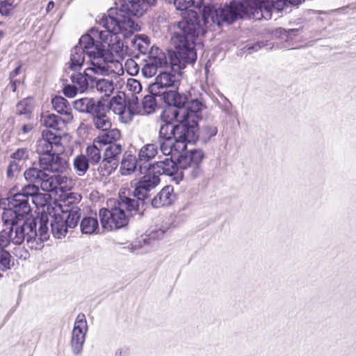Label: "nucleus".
Instances as JSON below:
<instances>
[{"label": "nucleus", "instance_id": "obj_54", "mask_svg": "<svg viewBox=\"0 0 356 356\" xmlns=\"http://www.w3.org/2000/svg\"><path fill=\"white\" fill-rule=\"evenodd\" d=\"M49 195L41 193H37L32 197L33 202L38 207L46 206L47 200L49 199Z\"/></svg>", "mask_w": 356, "mask_h": 356}, {"label": "nucleus", "instance_id": "obj_44", "mask_svg": "<svg viewBox=\"0 0 356 356\" xmlns=\"http://www.w3.org/2000/svg\"><path fill=\"white\" fill-rule=\"evenodd\" d=\"M156 97H159L152 93L144 97L143 99V107L147 113L149 114L154 111L156 106Z\"/></svg>", "mask_w": 356, "mask_h": 356}, {"label": "nucleus", "instance_id": "obj_16", "mask_svg": "<svg viewBox=\"0 0 356 356\" xmlns=\"http://www.w3.org/2000/svg\"><path fill=\"white\" fill-rule=\"evenodd\" d=\"M88 323L84 314H79L74 322L72 334L71 346L75 354H79L83 348Z\"/></svg>", "mask_w": 356, "mask_h": 356}, {"label": "nucleus", "instance_id": "obj_27", "mask_svg": "<svg viewBox=\"0 0 356 356\" xmlns=\"http://www.w3.org/2000/svg\"><path fill=\"white\" fill-rule=\"evenodd\" d=\"M79 46H75L72 49L70 56V68L74 70L83 65L85 58L84 54L88 55L86 49L81 44V38L79 39Z\"/></svg>", "mask_w": 356, "mask_h": 356}, {"label": "nucleus", "instance_id": "obj_35", "mask_svg": "<svg viewBox=\"0 0 356 356\" xmlns=\"http://www.w3.org/2000/svg\"><path fill=\"white\" fill-rule=\"evenodd\" d=\"M14 263L10 253L3 248H0V270L2 272L11 269ZM3 277L0 273V279Z\"/></svg>", "mask_w": 356, "mask_h": 356}, {"label": "nucleus", "instance_id": "obj_25", "mask_svg": "<svg viewBox=\"0 0 356 356\" xmlns=\"http://www.w3.org/2000/svg\"><path fill=\"white\" fill-rule=\"evenodd\" d=\"M184 126L183 122L174 125L169 122H163L160 126L158 139H170L175 136L180 138L181 131H184Z\"/></svg>", "mask_w": 356, "mask_h": 356}, {"label": "nucleus", "instance_id": "obj_3", "mask_svg": "<svg viewBox=\"0 0 356 356\" xmlns=\"http://www.w3.org/2000/svg\"><path fill=\"white\" fill-rule=\"evenodd\" d=\"M115 10V16H113V74L120 76L124 73L121 60L127 54L125 40L140 31V26L130 17L131 15Z\"/></svg>", "mask_w": 356, "mask_h": 356}, {"label": "nucleus", "instance_id": "obj_21", "mask_svg": "<svg viewBox=\"0 0 356 356\" xmlns=\"http://www.w3.org/2000/svg\"><path fill=\"white\" fill-rule=\"evenodd\" d=\"M168 228L162 227L158 229H153L149 235L141 237L136 241L132 244V252L138 253V250L143 248L145 246L151 245L152 241H157L163 239L167 232Z\"/></svg>", "mask_w": 356, "mask_h": 356}, {"label": "nucleus", "instance_id": "obj_30", "mask_svg": "<svg viewBox=\"0 0 356 356\" xmlns=\"http://www.w3.org/2000/svg\"><path fill=\"white\" fill-rule=\"evenodd\" d=\"M58 175L50 176L46 172L45 177L44 179H41L38 184L42 191L47 192L56 191L58 190Z\"/></svg>", "mask_w": 356, "mask_h": 356}, {"label": "nucleus", "instance_id": "obj_24", "mask_svg": "<svg viewBox=\"0 0 356 356\" xmlns=\"http://www.w3.org/2000/svg\"><path fill=\"white\" fill-rule=\"evenodd\" d=\"M51 104L53 108L64 117L63 120V122L68 123L72 121L73 115L72 113V108L70 103L65 98L61 96H55L51 99Z\"/></svg>", "mask_w": 356, "mask_h": 356}, {"label": "nucleus", "instance_id": "obj_59", "mask_svg": "<svg viewBox=\"0 0 356 356\" xmlns=\"http://www.w3.org/2000/svg\"><path fill=\"white\" fill-rule=\"evenodd\" d=\"M77 90L78 88L76 86L67 85L64 87L63 92L66 97L72 98L76 95Z\"/></svg>", "mask_w": 356, "mask_h": 356}, {"label": "nucleus", "instance_id": "obj_62", "mask_svg": "<svg viewBox=\"0 0 356 356\" xmlns=\"http://www.w3.org/2000/svg\"><path fill=\"white\" fill-rule=\"evenodd\" d=\"M220 108L223 113H225L227 115H231L232 104L226 97H225L224 103L220 106Z\"/></svg>", "mask_w": 356, "mask_h": 356}, {"label": "nucleus", "instance_id": "obj_38", "mask_svg": "<svg viewBox=\"0 0 356 356\" xmlns=\"http://www.w3.org/2000/svg\"><path fill=\"white\" fill-rule=\"evenodd\" d=\"M100 148L97 144L89 145L86 148L87 159L92 164H97L101 159Z\"/></svg>", "mask_w": 356, "mask_h": 356}, {"label": "nucleus", "instance_id": "obj_22", "mask_svg": "<svg viewBox=\"0 0 356 356\" xmlns=\"http://www.w3.org/2000/svg\"><path fill=\"white\" fill-rule=\"evenodd\" d=\"M176 200V195L172 186L163 187L152 200L154 208H161L172 204Z\"/></svg>", "mask_w": 356, "mask_h": 356}, {"label": "nucleus", "instance_id": "obj_45", "mask_svg": "<svg viewBox=\"0 0 356 356\" xmlns=\"http://www.w3.org/2000/svg\"><path fill=\"white\" fill-rule=\"evenodd\" d=\"M80 209L70 210L67 216L65 217V222L67 227L74 228L75 227L80 219Z\"/></svg>", "mask_w": 356, "mask_h": 356}, {"label": "nucleus", "instance_id": "obj_26", "mask_svg": "<svg viewBox=\"0 0 356 356\" xmlns=\"http://www.w3.org/2000/svg\"><path fill=\"white\" fill-rule=\"evenodd\" d=\"M130 191L126 188H122L118 193V199L117 200V206L124 207L129 211L138 210L140 200H135L129 197Z\"/></svg>", "mask_w": 356, "mask_h": 356}, {"label": "nucleus", "instance_id": "obj_58", "mask_svg": "<svg viewBox=\"0 0 356 356\" xmlns=\"http://www.w3.org/2000/svg\"><path fill=\"white\" fill-rule=\"evenodd\" d=\"M122 152V144L113 142V170L118 166L116 156Z\"/></svg>", "mask_w": 356, "mask_h": 356}, {"label": "nucleus", "instance_id": "obj_60", "mask_svg": "<svg viewBox=\"0 0 356 356\" xmlns=\"http://www.w3.org/2000/svg\"><path fill=\"white\" fill-rule=\"evenodd\" d=\"M126 65H127L128 67V72L132 75L136 74L139 71V66L132 59H129V60H127L126 63Z\"/></svg>", "mask_w": 356, "mask_h": 356}, {"label": "nucleus", "instance_id": "obj_43", "mask_svg": "<svg viewBox=\"0 0 356 356\" xmlns=\"http://www.w3.org/2000/svg\"><path fill=\"white\" fill-rule=\"evenodd\" d=\"M17 3L15 2V0H3L0 1V14L3 16L10 15Z\"/></svg>", "mask_w": 356, "mask_h": 356}, {"label": "nucleus", "instance_id": "obj_40", "mask_svg": "<svg viewBox=\"0 0 356 356\" xmlns=\"http://www.w3.org/2000/svg\"><path fill=\"white\" fill-rule=\"evenodd\" d=\"M42 121L44 127L57 131H60V128L59 127L60 119L55 114L51 113L43 116Z\"/></svg>", "mask_w": 356, "mask_h": 356}, {"label": "nucleus", "instance_id": "obj_28", "mask_svg": "<svg viewBox=\"0 0 356 356\" xmlns=\"http://www.w3.org/2000/svg\"><path fill=\"white\" fill-rule=\"evenodd\" d=\"M124 207L117 206L115 204L113 207V224L115 229L124 227L128 224V217L125 214Z\"/></svg>", "mask_w": 356, "mask_h": 356}, {"label": "nucleus", "instance_id": "obj_39", "mask_svg": "<svg viewBox=\"0 0 356 356\" xmlns=\"http://www.w3.org/2000/svg\"><path fill=\"white\" fill-rule=\"evenodd\" d=\"M89 161L86 156H77L74 161V166L79 175H83L89 168Z\"/></svg>", "mask_w": 356, "mask_h": 356}, {"label": "nucleus", "instance_id": "obj_55", "mask_svg": "<svg viewBox=\"0 0 356 356\" xmlns=\"http://www.w3.org/2000/svg\"><path fill=\"white\" fill-rule=\"evenodd\" d=\"M256 2H257V8L259 7L261 8L264 9V8H267V7H268V8H269V11H270V18L272 17V13L274 11V8H273V3H274V0H254Z\"/></svg>", "mask_w": 356, "mask_h": 356}, {"label": "nucleus", "instance_id": "obj_32", "mask_svg": "<svg viewBox=\"0 0 356 356\" xmlns=\"http://www.w3.org/2000/svg\"><path fill=\"white\" fill-rule=\"evenodd\" d=\"M132 46L134 49L143 54H145L149 49V40L145 35H137L131 40Z\"/></svg>", "mask_w": 356, "mask_h": 356}, {"label": "nucleus", "instance_id": "obj_29", "mask_svg": "<svg viewBox=\"0 0 356 356\" xmlns=\"http://www.w3.org/2000/svg\"><path fill=\"white\" fill-rule=\"evenodd\" d=\"M95 86L97 90L100 92H104V95L102 96L100 99L97 102L95 106H97L99 102H111V81L106 80L104 79L95 81Z\"/></svg>", "mask_w": 356, "mask_h": 356}, {"label": "nucleus", "instance_id": "obj_19", "mask_svg": "<svg viewBox=\"0 0 356 356\" xmlns=\"http://www.w3.org/2000/svg\"><path fill=\"white\" fill-rule=\"evenodd\" d=\"M197 130L194 127L184 126V131H181V137L173 138V152L181 153L186 149L187 143L194 142L197 138Z\"/></svg>", "mask_w": 356, "mask_h": 356}, {"label": "nucleus", "instance_id": "obj_23", "mask_svg": "<svg viewBox=\"0 0 356 356\" xmlns=\"http://www.w3.org/2000/svg\"><path fill=\"white\" fill-rule=\"evenodd\" d=\"M150 167L152 168L153 171L158 174L159 176L160 175L172 176L177 172L178 168H179L178 163H177L172 159V156L170 158L166 157L163 160L155 162L154 164L151 165Z\"/></svg>", "mask_w": 356, "mask_h": 356}, {"label": "nucleus", "instance_id": "obj_53", "mask_svg": "<svg viewBox=\"0 0 356 356\" xmlns=\"http://www.w3.org/2000/svg\"><path fill=\"white\" fill-rule=\"evenodd\" d=\"M41 221L42 222L40 227H39L38 233H37L36 237L39 236L40 240L42 241H44L49 238L47 227L48 222H47V218H45V220L44 219L43 220H41Z\"/></svg>", "mask_w": 356, "mask_h": 356}, {"label": "nucleus", "instance_id": "obj_56", "mask_svg": "<svg viewBox=\"0 0 356 356\" xmlns=\"http://www.w3.org/2000/svg\"><path fill=\"white\" fill-rule=\"evenodd\" d=\"M11 241V236L9 232L3 230L0 232V248H5Z\"/></svg>", "mask_w": 356, "mask_h": 356}, {"label": "nucleus", "instance_id": "obj_57", "mask_svg": "<svg viewBox=\"0 0 356 356\" xmlns=\"http://www.w3.org/2000/svg\"><path fill=\"white\" fill-rule=\"evenodd\" d=\"M29 154L26 148L17 149L12 155L11 158L14 160H26L28 159Z\"/></svg>", "mask_w": 356, "mask_h": 356}, {"label": "nucleus", "instance_id": "obj_31", "mask_svg": "<svg viewBox=\"0 0 356 356\" xmlns=\"http://www.w3.org/2000/svg\"><path fill=\"white\" fill-rule=\"evenodd\" d=\"M137 162L136 158L131 155L127 154L124 156L121 161L120 172L122 175H128L133 172L136 168Z\"/></svg>", "mask_w": 356, "mask_h": 356}, {"label": "nucleus", "instance_id": "obj_36", "mask_svg": "<svg viewBox=\"0 0 356 356\" xmlns=\"http://www.w3.org/2000/svg\"><path fill=\"white\" fill-rule=\"evenodd\" d=\"M157 153V146L155 144H147L140 149L138 159L140 161H148L154 158Z\"/></svg>", "mask_w": 356, "mask_h": 356}, {"label": "nucleus", "instance_id": "obj_37", "mask_svg": "<svg viewBox=\"0 0 356 356\" xmlns=\"http://www.w3.org/2000/svg\"><path fill=\"white\" fill-rule=\"evenodd\" d=\"M24 177L27 181L38 185L41 179L45 177V172L35 168H29L24 172Z\"/></svg>", "mask_w": 356, "mask_h": 356}, {"label": "nucleus", "instance_id": "obj_51", "mask_svg": "<svg viewBox=\"0 0 356 356\" xmlns=\"http://www.w3.org/2000/svg\"><path fill=\"white\" fill-rule=\"evenodd\" d=\"M22 69V64H19L18 66L13 70L9 74L10 85L12 90L15 92L17 90V86L20 81L15 79V77L20 73Z\"/></svg>", "mask_w": 356, "mask_h": 356}, {"label": "nucleus", "instance_id": "obj_6", "mask_svg": "<svg viewBox=\"0 0 356 356\" xmlns=\"http://www.w3.org/2000/svg\"><path fill=\"white\" fill-rule=\"evenodd\" d=\"M134 93L142 90L140 83L134 79L125 81L118 76H113V112L118 115V120L122 123H128L132 120L134 113L127 108L125 90Z\"/></svg>", "mask_w": 356, "mask_h": 356}, {"label": "nucleus", "instance_id": "obj_47", "mask_svg": "<svg viewBox=\"0 0 356 356\" xmlns=\"http://www.w3.org/2000/svg\"><path fill=\"white\" fill-rule=\"evenodd\" d=\"M38 193V187L35 184H28L25 186L21 192L16 193L15 195H20L24 197L23 200L29 204V197H33Z\"/></svg>", "mask_w": 356, "mask_h": 356}, {"label": "nucleus", "instance_id": "obj_17", "mask_svg": "<svg viewBox=\"0 0 356 356\" xmlns=\"http://www.w3.org/2000/svg\"><path fill=\"white\" fill-rule=\"evenodd\" d=\"M165 104L169 106V108L165 111L167 118L170 120H175L173 111L181 110L185 108L188 102V97L186 95L180 94L175 90H170L159 97Z\"/></svg>", "mask_w": 356, "mask_h": 356}, {"label": "nucleus", "instance_id": "obj_46", "mask_svg": "<svg viewBox=\"0 0 356 356\" xmlns=\"http://www.w3.org/2000/svg\"><path fill=\"white\" fill-rule=\"evenodd\" d=\"M99 217L102 226L106 231L111 230V211L107 209L102 208L99 210Z\"/></svg>", "mask_w": 356, "mask_h": 356}, {"label": "nucleus", "instance_id": "obj_1", "mask_svg": "<svg viewBox=\"0 0 356 356\" xmlns=\"http://www.w3.org/2000/svg\"><path fill=\"white\" fill-rule=\"evenodd\" d=\"M173 3L176 9L182 11V20L172 25L171 42L177 48L176 55L185 61L197 58L195 41L200 33L205 30L199 19L198 14L191 7L200 8L203 0H165ZM156 0H115V9L127 15L140 17L148 8L154 6Z\"/></svg>", "mask_w": 356, "mask_h": 356}, {"label": "nucleus", "instance_id": "obj_48", "mask_svg": "<svg viewBox=\"0 0 356 356\" xmlns=\"http://www.w3.org/2000/svg\"><path fill=\"white\" fill-rule=\"evenodd\" d=\"M32 112V106L28 99H24L17 104V113L19 115H29Z\"/></svg>", "mask_w": 356, "mask_h": 356}, {"label": "nucleus", "instance_id": "obj_34", "mask_svg": "<svg viewBox=\"0 0 356 356\" xmlns=\"http://www.w3.org/2000/svg\"><path fill=\"white\" fill-rule=\"evenodd\" d=\"M98 221L94 217H85L82 219L80 227L82 233L91 234L98 229Z\"/></svg>", "mask_w": 356, "mask_h": 356}, {"label": "nucleus", "instance_id": "obj_64", "mask_svg": "<svg viewBox=\"0 0 356 356\" xmlns=\"http://www.w3.org/2000/svg\"><path fill=\"white\" fill-rule=\"evenodd\" d=\"M67 200L70 203H78L81 200V195L78 193H70L67 195Z\"/></svg>", "mask_w": 356, "mask_h": 356}, {"label": "nucleus", "instance_id": "obj_49", "mask_svg": "<svg viewBox=\"0 0 356 356\" xmlns=\"http://www.w3.org/2000/svg\"><path fill=\"white\" fill-rule=\"evenodd\" d=\"M91 100L87 98H83L74 102V107L81 111L89 112L90 109L94 106V104H91Z\"/></svg>", "mask_w": 356, "mask_h": 356}, {"label": "nucleus", "instance_id": "obj_63", "mask_svg": "<svg viewBox=\"0 0 356 356\" xmlns=\"http://www.w3.org/2000/svg\"><path fill=\"white\" fill-rule=\"evenodd\" d=\"M264 46H265V43L264 42H256L254 44L250 45V46L247 45L246 48H247V50L250 51V53H252L254 51H259Z\"/></svg>", "mask_w": 356, "mask_h": 356}, {"label": "nucleus", "instance_id": "obj_15", "mask_svg": "<svg viewBox=\"0 0 356 356\" xmlns=\"http://www.w3.org/2000/svg\"><path fill=\"white\" fill-rule=\"evenodd\" d=\"M40 163L44 170L57 175L66 174L70 170L68 162L56 152L41 154Z\"/></svg>", "mask_w": 356, "mask_h": 356}, {"label": "nucleus", "instance_id": "obj_10", "mask_svg": "<svg viewBox=\"0 0 356 356\" xmlns=\"http://www.w3.org/2000/svg\"><path fill=\"white\" fill-rule=\"evenodd\" d=\"M23 198L24 197L20 195H14L9 201L10 208L5 209L1 217L4 226H8L10 228L18 225V221L31 211L29 204Z\"/></svg>", "mask_w": 356, "mask_h": 356}, {"label": "nucleus", "instance_id": "obj_61", "mask_svg": "<svg viewBox=\"0 0 356 356\" xmlns=\"http://www.w3.org/2000/svg\"><path fill=\"white\" fill-rule=\"evenodd\" d=\"M19 170V165L15 161H11L7 169V176L10 178L14 176V173Z\"/></svg>", "mask_w": 356, "mask_h": 356}, {"label": "nucleus", "instance_id": "obj_8", "mask_svg": "<svg viewBox=\"0 0 356 356\" xmlns=\"http://www.w3.org/2000/svg\"><path fill=\"white\" fill-rule=\"evenodd\" d=\"M108 18L111 16H103L99 20V24L102 25L104 30L98 31L96 29H91L90 34H86L81 37L88 36L92 42V46L95 47L92 50L95 56H99L104 59L108 65L111 63V30L108 26Z\"/></svg>", "mask_w": 356, "mask_h": 356}, {"label": "nucleus", "instance_id": "obj_4", "mask_svg": "<svg viewBox=\"0 0 356 356\" xmlns=\"http://www.w3.org/2000/svg\"><path fill=\"white\" fill-rule=\"evenodd\" d=\"M111 109V101L99 102L94 108L93 123L95 127L99 130V133L94 139V144H97L100 148L105 147L104 158L102 165L104 166V175H109L111 173V122L107 113Z\"/></svg>", "mask_w": 356, "mask_h": 356}, {"label": "nucleus", "instance_id": "obj_42", "mask_svg": "<svg viewBox=\"0 0 356 356\" xmlns=\"http://www.w3.org/2000/svg\"><path fill=\"white\" fill-rule=\"evenodd\" d=\"M160 151L165 156H172L173 152V138L170 139H158Z\"/></svg>", "mask_w": 356, "mask_h": 356}, {"label": "nucleus", "instance_id": "obj_7", "mask_svg": "<svg viewBox=\"0 0 356 356\" xmlns=\"http://www.w3.org/2000/svg\"><path fill=\"white\" fill-rule=\"evenodd\" d=\"M175 47L174 58H171L170 63H168V67L161 70L159 75L155 78V81L149 85L150 93L160 97L168 92V88L174 85L177 79L180 76V70L184 68L186 64L193 63V61H185L176 55L177 48Z\"/></svg>", "mask_w": 356, "mask_h": 356}, {"label": "nucleus", "instance_id": "obj_50", "mask_svg": "<svg viewBox=\"0 0 356 356\" xmlns=\"http://www.w3.org/2000/svg\"><path fill=\"white\" fill-rule=\"evenodd\" d=\"M302 0H274L273 8L277 12L282 11L288 5H296L301 2Z\"/></svg>", "mask_w": 356, "mask_h": 356}, {"label": "nucleus", "instance_id": "obj_5", "mask_svg": "<svg viewBox=\"0 0 356 356\" xmlns=\"http://www.w3.org/2000/svg\"><path fill=\"white\" fill-rule=\"evenodd\" d=\"M81 44L86 49L88 52V67L84 73H77L72 76V81L75 83L80 92H83L89 88H93L95 79L93 75H106L108 74L110 65L99 56H95L92 40L88 36L81 38Z\"/></svg>", "mask_w": 356, "mask_h": 356}, {"label": "nucleus", "instance_id": "obj_11", "mask_svg": "<svg viewBox=\"0 0 356 356\" xmlns=\"http://www.w3.org/2000/svg\"><path fill=\"white\" fill-rule=\"evenodd\" d=\"M205 108L201 100L197 99L187 102L186 107L173 111L175 121L183 122L188 127L198 131L197 121L202 118V111Z\"/></svg>", "mask_w": 356, "mask_h": 356}, {"label": "nucleus", "instance_id": "obj_12", "mask_svg": "<svg viewBox=\"0 0 356 356\" xmlns=\"http://www.w3.org/2000/svg\"><path fill=\"white\" fill-rule=\"evenodd\" d=\"M42 211L44 213L42 214L41 219L43 220L44 218H47V222H49L54 236L58 238L65 236L67 232L65 222L66 213L62 211L61 207L58 206L56 208L47 205V210Z\"/></svg>", "mask_w": 356, "mask_h": 356}, {"label": "nucleus", "instance_id": "obj_18", "mask_svg": "<svg viewBox=\"0 0 356 356\" xmlns=\"http://www.w3.org/2000/svg\"><path fill=\"white\" fill-rule=\"evenodd\" d=\"M9 233L12 243L16 245H21L25 238L29 243L32 239L35 240L37 236L35 228L27 222L10 227Z\"/></svg>", "mask_w": 356, "mask_h": 356}, {"label": "nucleus", "instance_id": "obj_41", "mask_svg": "<svg viewBox=\"0 0 356 356\" xmlns=\"http://www.w3.org/2000/svg\"><path fill=\"white\" fill-rule=\"evenodd\" d=\"M58 175V189L62 192H67L72 190L74 183L72 179L67 177L65 174Z\"/></svg>", "mask_w": 356, "mask_h": 356}, {"label": "nucleus", "instance_id": "obj_52", "mask_svg": "<svg viewBox=\"0 0 356 356\" xmlns=\"http://www.w3.org/2000/svg\"><path fill=\"white\" fill-rule=\"evenodd\" d=\"M13 253L15 257L21 260H26L30 256L29 251L20 245L13 249Z\"/></svg>", "mask_w": 356, "mask_h": 356}, {"label": "nucleus", "instance_id": "obj_9", "mask_svg": "<svg viewBox=\"0 0 356 356\" xmlns=\"http://www.w3.org/2000/svg\"><path fill=\"white\" fill-rule=\"evenodd\" d=\"M204 158L203 152L194 149L179 155L177 159L181 175L188 179H195L202 175L201 163Z\"/></svg>", "mask_w": 356, "mask_h": 356}, {"label": "nucleus", "instance_id": "obj_2", "mask_svg": "<svg viewBox=\"0 0 356 356\" xmlns=\"http://www.w3.org/2000/svg\"><path fill=\"white\" fill-rule=\"evenodd\" d=\"M268 9L257 8L254 0H234L229 4L220 6H204L202 15V26L206 33L207 30H212L213 26H220L222 23L230 24L245 17L268 20L270 19Z\"/></svg>", "mask_w": 356, "mask_h": 356}, {"label": "nucleus", "instance_id": "obj_33", "mask_svg": "<svg viewBox=\"0 0 356 356\" xmlns=\"http://www.w3.org/2000/svg\"><path fill=\"white\" fill-rule=\"evenodd\" d=\"M218 133V127L216 122H206L200 131V136L204 142L209 141L212 137Z\"/></svg>", "mask_w": 356, "mask_h": 356}, {"label": "nucleus", "instance_id": "obj_20", "mask_svg": "<svg viewBox=\"0 0 356 356\" xmlns=\"http://www.w3.org/2000/svg\"><path fill=\"white\" fill-rule=\"evenodd\" d=\"M41 154L50 153L56 152L54 147H62L61 136L54 134L51 130L45 129L42 132V140L40 141Z\"/></svg>", "mask_w": 356, "mask_h": 356}, {"label": "nucleus", "instance_id": "obj_14", "mask_svg": "<svg viewBox=\"0 0 356 356\" xmlns=\"http://www.w3.org/2000/svg\"><path fill=\"white\" fill-rule=\"evenodd\" d=\"M160 183L158 174L149 166L147 172L135 185L134 195L140 200L141 204L147 197L148 193Z\"/></svg>", "mask_w": 356, "mask_h": 356}, {"label": "nucleus", "instance_id": "obj_13", "mask_svg": "<svg viewBox=\"0 0 356 356\" xmlns=\"http://www.w3.org/2000/svg\"><path fill=\"white\" fill-rule=\"evenodd\" d=\"M168 67V58L164 52L159 48H151L145 64L142 68V74L146 78L154 76L159 70Z\"/></svg>", "mask_w": 356, "mask_h": 356}]
</instances>
